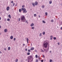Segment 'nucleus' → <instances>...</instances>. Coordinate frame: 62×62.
I'll return each instance as SVG.
<instances>
[{"label": "nucleus", "mask_w": 62, "mask_h": 62, "mask_svg": "<svg viewBox=\"0 0 62 62\" xmlns=\"http://www.w3.org/2000/svg\"><path fill=\"white\" fill-rule=\"evenodd\" d=\"M34 25V24L33 23H32L31 24V27H32V26H33Z\"/></svg>", "instance_id": "0eeeda50"}, {"label": "nucleus", "mask_w": 62, "mask_h": 62, "mask_svg": "<svg viewBox=\"0 0 62 62\" xmlns=\"http://www.w3.org/2000/svg\"><path fill=\"white\" fill-rule=\"evenodd\" d=\"M22 8H24V7H25V6H24V5H23V6H22Z\"/></svg>", "instance_id": "bb28decb"}, {"label": "nucleus", "mask_w": 62, "mask_h": 62, "mask_svg": "<svg viewBox=\"0 0 62 62\" xmlns=\"http://www.w3.org/2000/svg\"><path fill=\"white\" fill-rule=\"evenodd\" d=\"M15 39H16L15 38H14V41H15Z\"/></svg>", "instance_id": "a18cd8bd"}, {"label": "nucleus", "mask_w": 62, "mask_h": 62, "mask_svg": "<svg viewBox=\"0 0 62 62\" xmlns=\"http://www.w3.org/2000/svg\"><path fill=\"white\" fill-rule=\"evenodd\" d=\"M21 9H20L19 10V12H21Z\"/></svg>", "instance_id": "412c9836"}, {"label": "nucleus", "mask_w": 62, "mask_h": 62, "mask_svg": "<svg viewBox=\"0 0 62 62\" xmlns=\"http://www.w3.org/2000/svg\"><path fill=\"white\" fill-rule=\"evenodd\" d=\"M36 62H38V59L36 60Z\"/></svg>", "instance_id": "ea45409f"}, {"label": "nucleus", "mask_w": 62, "mask_h": 62, "mask_svg": "<svg viewBox=\"0 0 62 62\" xmlns=\"http://www.w3.org/2000/svg\"><path fill=\"white\" fill-rule=\"evenodd\" d=\"M44 7H45V6H44V5H43L42 6V8H44Z\"/></svg>", "instance_id": "2eb2a0df"}, {"label": "nucleus", "mask_w": 62, "mask_h": 62, "mask_svg": "<svg viewBox=\"0 0 62 62\" xmlns=\"http://www.w3.org/2000/svg\"><path fill=\"white\" fill-rule=\"evenodd\" d=\"M1 20V17H0V20Z\"/></svg>", "instance_id": "4d7b16f0"}, {"label": "nucleus", "mask_w": 62, "mask_h": 62, "mask_svg": "<svg viewBox=\"0 0 62 62\" xmlns=\"http://www.w3.org/2000/svg\"><path fill=\"white\" fill-rule=\"evenodd\" d=\"M21 19H20V18H19L18 19V21L19 22L20 21V20Z\"/></svg>", "instance_id": "2f4dec72"}, {"label": "nucleus", "mask_w": 62, "mask_h": 62, "mask_svg": "<svg viewBox=\"0 0 62 62\" xmlns=\"http://www.w3.org/2000/svg\"><path fill=\"white\" fill-rule=\"evenodd\" d=\"M8 17L9 18H11V16H10V15H9L8 16Z\"/></svg>", "instance_id": "4468645a"}, {"label": "nucleus", "mask_w": 62, "mask_h": 62, "mask_svg": "<svg viewBox=\"0 0 62 62\" xmlns=\"http://www.w3.org/2000/svg\"><path fill=\"white\" fill-rule=\"evenodd\" d=\"M0 54H2V52H1V51L0 52Z\"/></svg>", "instance_id": "6e6d98bb"}, {"label": "nucleus", "mask_w": 62, "mask_h": 62, "mask_svg": "<svg viewBox=\"0 0 62 62\" xmlns=\"http://www.w3.org/2000/svg\"><path fill=\"white\" fill-rule=\"evenodd\" d=\"M60 29L62 30V27L60 28Z\"/></svg>", "instance_id": "8fccbe9b"}, {"label": "nucleus", "mask_w": 62, "mask_h": 62, "mask_svg": "<svg viewBox=\"0 0 62 62\" xmlns=\"http://www.w3.org/2000/svg\"><path fill=\"white\" fill-rule=\"evenodd\" d=\"M36 14H34V17H36Z\"/></svg>", "instance_id": "72a5a7b5"}, {"label": "nucleus", "mask_w": 62, "mask_h": 62, "mask_svg": "<svg viewBox=\"0 0 62 62\" xmlns=\"http://www.w3.org/2000/svg\"><path fill=\"white\" fill-rule=\"evenodd\" d=\"M42 56L43 57H44V58H45V57H44V55H42Z\"/></svg>", "instance_id": "4c0bfd02"}, {"label": "nucleus", "mask_w": 62, "mask_h": 62, "mask_svg": "<svg viewBox=\"0 0 62 62\" xmlns=\"http://www.w3.org/2000/svg\"><path fill=\"white\" fill-rule=\"evenodd\" d=\"M50 38H53V36H51Z\"/></svg>", "instance_id": "c03bdc74"}, {"label": "nucleus", "mask_w": 62, "mask_h": 62, "mask_svg": "<svg viewBox=\"0 0 62 62\" xmlns=\"http://www.w3.org/2000/svg\"><path fill=\"white\" fill-rule=\"evenodd\" d=\"M43 49L44 50V51H45V52H47L48 51H49V46H48V48H47L46 49H45L44 48H43Z\"/></svg>", "instance_id": "20e7f679"}, {"label": "nucleus", "mask_w": 62, "mask_h": 62, "mask_svg": "<svg viewBox=\"0 0 62 62\" xmlns=\"http://www.w3.org/2000/svg\"><path fill=\"white\" fill-rule=\"evenodd\" d=\"M31 29H33V30H34V27H31Z\"/></svg>", "instance_id": "393cba45"}, {"label": "nucleus", "mask_w": 62, "mask_h": 62, "mask_svg": "<svg viewBox=\"0 0 62 62\" xmlns=\"http://www.w3.org/2000/svg\"><path fill=\"white\" fill-rule=\"evenodd\" d=\"M25 23H27V24H28V22H27V21H26Z\"/></svg>", "instance_id": "f704fd0d"}, {"label": "nucleus", "mask_w": 62, "mask_h": 62, "mask_svg": "<svg viewBox=\"0 0 62 62\" xmlns=\"http://www.w3.org/2000/svg\"><path fill=\"white\" fill-rule=\"evenodd\" d=\"M33 56L32 55L30 56L27 57V60L28 62H31L33 61Z\"/></svg>", "instance_id": "f257e3e1"}, {"label": "nucleus", "mask_w": 62, "mask_h": 62, "mask_svg": "<svg viewBox=\"0 0 62 62\" xmlns=\"http://www.w3.org/2000/svg\"><path fill=\"white\" fill-rule=\"evenodd\" d=\"M61 23L62 24V22H61Z\"/></svg>", "instance_id": "e2e57ef3"}, {"label": "nucleus", "mask_w": 62, "mask_h": 62, "mask_svg": "<svg viewBox=\"0 0 62 62\" xmlns=\"http://www.w3.org/2000/svg\"><path fill=\"white\" fill-rule=\"evenodd\" d=\"M51 22H54V20H51Z\"/></svg>", "instance_id": "473e14b6"}, {"label": "nucleus", "mask_w": 62, "mask_h": 62, "mask_svg": "<svg viewBox=\"0 0 62 62\" xmlns=\"http://www.w3.org/2000/svg\"><path fill=\"white\" fill-rule=\"evenodd\" d=\"M27 11V10H26V9L25 8L24 10H23V13H26Z\"/></svg>", "instance_id": "39448f33"}, {"label": "nucleus", "mask_w": 62, "mask_h": 62, "mask_svg": "<svg viewBox=\"0 0 62 62\" xmlns=\"http://www.w3.org/2000/svg\"><path fill=\"white\" fill-rule=\"evenodd\" d=\"M54 40H55V39H56V37H54Z\"/></svg>", "instance_id": "c756f323"}, {"label": "nucleus", "mask_w": 62, "mask_h": 62, "mask_svg": "<svg viewBox=\"0 0 62 62\" xmlns=\"http://www.w3.org/2000/svg\"><path fill=\"white\" fill-rule=\"evenodd\" d=\"M27 40L28 43V41H29V39L28 38H27Z\"/></svg>", "instance_id": "f8f14e48"}, {"label": "nucleus", "mask_w": 62, "mask_h": 62, "mask_svg": "<svg viewBox=\"0 0 62 62\" xmlns=\"http://www.w3.org/2000/svg\"><path fill=\"white\" fill-rule=\"evenodd\" d=\"M11 6H12V5H11Z\"/></svg>", "instance_id": "338daca9"}, {"label": "nucleus", "mask_w": 62, "mask_h": 62, "mask_svg": "<svg viewBox=\"0 0 62 62\" xmlns=\"http://www.w3.org/2000/svg\"><path fill=\"white\" fill-rule=\"evenodd\" d=\"M15 6L16 7V6H17V3H16Z\"/></svg>", "instance_id": "a19ab883"}, {"label": "nucleus", "mask_w": 62, "mask_h": 62, "mask_svg": "<svg viewBox=\"0 0 62 62\" xmlns=\"http://www.w3.org/2000/svg\"><path fill=\"white\" fill-rule=\"evenodd\" d=\"M41 35H42V34L41 33H40V35H39L40 37H41V36H42Z\"/></svg>", "instance_id": "7c9ffc66"}, {"label": "nucleus", "mask_w": 62, "mask_h": 62, "mask_svg": "<svg viewBox=\"0 0 62 62\" xmlns=\"http://www.w3.org/2000/svg\"><path fill=\"white\" fill-rule=\"evenodd\" d=\"M34 48L32 47L31 49L30 50H34Z\"/></svg>", "instance_id": "6ab92c4d"}, {"label": "nucleus", "mask_w": 62, "mask_h": 62, "mask_svg": "<svg viewBox=\"0 0 62 62\" xmlns=\"http://www.w3.org/2000/svg\"><path fill=\"white\" fill-rule=\"evenodd\" d=\"M25 51H27V49H25Z\"/></svg>", "instance_id": "09e8293b"}, {"label": "nucleus", "mask_w": 62, "mask_h": 62, "mask_svg": "<svg viewBox=\"0 0 62 62\" xmlns=\"http://www.w3.org/2000/svg\"><path fill=\"white\" fill-rule=\"evenodd\" d=\"M7 21H10V19H9L8 18L7 19Z\"/></svg>", "instance_id": "aec40b11"}, {"label": "nucleus", "mask_w": 62, "mask_h": 62, "mask_svg": "<svg viewBox=\"0 0 62 62\" xmlns=\"http://www.w3.org/2000/svg\"><path fill=\"white\" fill-rule=\"evenodd\" d=\"M13 36H11L10 37V38L11 39H13Z\"/></svg>", "instance_id": "9d476101"}, {"label": "nucleus", "mask_w": 62, "mask_h": 62, "mask_svg": "<svg viewBox=\"0 0 62 62\" xmlns=\"http://www.w3.org/2000/svg\"><path fill=\"white\" fill-rule=\"evenodd\" d=\"M13 6H14V5H15V3H13Z\"/></svg>", "instance_id": "e433bc0d"}, {"label": "nucleus", "mask_w": 62, "mask_h": 62, "mask_svg": "<svg viewBox=\"0 0 62 62\" xmlns=\"http://www.w3.org/2000/svg\"><path fill=\"white\" fill-rule=\"evenodd\" d=\"M28 52H30V49H28Z\"/></svg>", "instance_id": "58836bf2"}, {"label": "nucleus", "mask_w": 62, "mask_h": 62, "mask_svg": "<svg viewBox=\"0 0 62 62\" xmlns=\"http://www.w3.org/2000/svg\"><path fill=\"white\" fill-rule=\"evenodd\" d=\"M18 59H16V62H18Z\"/></svg>", "instance_id": "5701e85b"}, {"label": "nucleus", "mask_w": 62, "mask_h": 62, "mask_svg": "<svg viewBox=\"0 0 62 62\" xmlns=\"http://www.w3.org/2000/svg\"><path fill=\"white\" fill-rule=\"evenodd\" d=\"M1 28V26H0V28Z\"/></svg>", "instance_id": "052dcab7"}, {"label": "nucleus", "mask_w": 62, "mask_h": 62, "mask_svg": "<svg viewBox=\"0 0 62 62\" xmlns=\"http://www.w3.org/2000/svg\"><path fill=\"white\" fill-rule=\"evenodd\" d=\"M13 3V1H12L11 2V3Z\"/></svg>", "instance_id": "79ce46f5"}, {"label": "nucleus", "mask_w": 62, "mask_h": 62, "mask_svg": "<svg viewBox=\"0 0 62 62\" xmlns=\"http://www.w3.org/2000/svg\"><path fill=\"white\" fill-rule=\"evenodd\" d=\"M40 16H39V17L40 18Z\"/></svg>", "instance_id": "13d9d810"}, {"label": "nucleus", "mask_w": 62, "mask_h": 62, "mask_svg": "<svg viewBox=\"0 0 62 62\" xmlns=\"http://www.w3.org/2000/svg\"><path fill=\"white\" fill-rule=\"evenodd\" d=\"M4 50H5V51H6V48H5L4 49Z\"/></svg>", "instance_id": "37998d69"}, {"label": "nucleus", "mask_w": 62, "mask_h": 62, "mask_svg": "<svg viewBox=\"0 0 62 62\" xmlns=\"http://www.w3.org/2000/svg\"><path fill=\"white\" fill-rule=\"evenodd\" d=\"M39 56H38V59H39Z\"/></svg>", "instance_id": "5fc2aeb1"}, {"label": "nucleus", "mask_w": 62, "mask_h": 62, "mask_svg": "<svg viewBox=\"0 0 62 62\" xmlns=\"http://www.w3.org/2000/svg\"><path fill=\"white\" fill-rule=\"evenodd\" d=\"M21 19V21L23 22H24L25 21V18L24 16H21L20 17Z\"/></svg>", "instance_id": "f03ea898"}, {"label": "nucleus", "mask_w": 62, "mask_h": 62, "mask_svg": "<svg viewBox=\"0 0 62 62\" xmlns=\"http://www.w3.org/2000/svg\"><path fill=\"white\" fill-rule=\"evenodd\" d=\"M36 58H38V55H35Z\"/></svg>", "instance_id": "c85d7f7f"}, {"label": "nucleus", "mask_w": 62, "mask_h": 62, "mask_svg": "<svg viewBox=\"0 0 62 62\" xmlns=\"http://www.w3.org/2000/svg\"><path fill=\"white\" fill-rule=\"evenodd\" d=\"M49 4H51L52 3V0H50V1H49Z\"/></svg>", "instance_id": "1a4fd4ad"}, {"label": "nucleus", "mask_w": 62, "mask_h": 62, "mask_svg": "<svg viewBox=\"0 0 62 62\" xmlns=\"http://www.w3.org/2000/svg\"><path fill=\"white\" fill-rule=\"evenodd\" d=\"M39 60H40V58H39Z\"/></svg>", "instance_id": "680f3d73"}, {"label": "nucleus", "mask_w": 62, "mask_h": 62, "mask_svg": "<svg viewBox=\"0 0 62 62\" xmlns=\"http://www.w3.org/2000/svg\"><path fill=\"white\" fill-rule=\"evenodd\" d=\"M49 53H52V51H50L49 52Z\"/></svg>", "instance_id": "864d4df0"}, {"label": "nucleus", "mask_w": 62, "mask_h": 62, "mask_svg": "<svg viewBox=\"0 0 62 62\" xmlns=\"http://www.w3.org/2000/svg\"><path fill=\"white\" fill-rule=\"evenodd\" d=\"M43 34L44 35H45V31H43Z\"/></svg>", "instance_id": "a878e982"}, {"label": "nucleus", "mask_w": 62, "mask_h": 62, "mask_svg": "<svg viewBox=\"0 0 62 62\" xmlns=\"http://www.w3.org/2000/svg\"><path fill=\"white\" fill-rule=\"evenodd\" d=\"M45 14L46 15V16L47 15H48V14L47 13V12H46L45 13Z\"/></svg>", "instance_id": "b1692460"}, {"label": "nucleus", "mask_w": 62, "mask_h": 62, "mask_svg": "<svg viewBox=\"0 0 62 62\" xmlns=\"http://www.w3.org/2000/svg\"><path fill=\"white\" fill-rule=\"evenodd\" d=\"M23 46H24V45H25V44H23Z\"/></svg>", "instance_id": "de8ad7c7"}, {"label": "nucleus", "mask_w": 62, "mask_h": 62, "mask_svg": "<svg viewBox=\"0 0 62 62\" xmlns=\"http://www.w3.org/2000/svg\"><path fill=\"white\" fill-rule=\"evenodd\" d=\"M26 61H27V59H26Z\"/></svg>", "instance_id": "0e129e2a"}, {"label": "nucleus", "mask_w": 62, "mask_h": 62, "mask_svg": "<svg viewBox=\"0 0 62 62\" xmlns=\"http://www.w3.org/2000/svg\"><path fill=\"white\" fill-rule=\"evenodd\" d=\"M32 5H33V7H35V4H34V3H32Z\"/></svg>", "instance_id": "ddd939ff"}, {"label": "nucleus", "mask_w": 62, "mask_h": 62, "mask_svg": "<svg viewBox=\"0 0 62 62\" xmlns=\"http://www.w3.org/2000/svg\"><path fill=\"white\" fill-rule=\"evenodd\" d=\"M4 31L5 32H7V29H5V30H4Z\"/></svg>", "instance_id": "dca6fc26"}, {"label": "nucleus", "mask_w": 62, "mask_h": 62, "mask_svg": "<svg viewBox=\"0 0 62 62\" xmlns=\"http://www.w3.org/2000/svg\"><path fill=\"white\" fill-rule=\"evenodd\" d=\"M58 45H60V44H59V43H58Z\"/></svg>", "instance_id": "3c124183"}, {"label": "nucleus", "mask_w": 62, "mask_h": 62, "mask_svg": "<svg viewBox=\"0 0 62 62\" xmlns=\"http://www.w3.org/2000/svg\"><path fill=\"white\" fill-rule=\"evenodd\" d=\"M10 47H8V50L9 51V50H10Z\"/></svg>", "instance_id": "f3484780"}, {"label": "nucleus", "mask_w": 62, "mask_h": 62, "mask_svg": "<svg viewBox=\"0 0 62 62\" xmlns=\"http://www.w3.org/2000/svg\"><path fill=\"white\" fill-rule=\"evenodd\" d=\"M52 39L51 38V39H50V40H52Z\"/></svg>", "instance_id": "bf43d9fd"}, {"label": "nucleus", "mask_w": 62, "mask_h": 62, "mask_svg": "<svg viewBox=\"0 0 62 62\" xmlns=\"http://www.w3.org/2000/svg\"><path fill=\"white\" fill-rule=\"evenodd\" d=\"M41 62H43V60H41Z\"/></svg>", "instance_id": "c9c22d12"}, {"label": "nucleus", "mask_w": 62, "mask_h": 62, "mask_svg": "<svg viewBox=\"0 0 62 62\" xmlns=\"http://www.w3.org/2000/svg\"><path fill=\"white\" fill-rule=\"evenodd\" d=\"M35 51L36 52H37V50H35Z\"/></svg>", "instance_id": "603ef678"}, {"label": "nucleus", "mask_w": 62, "mask_h": 62, "mask_svg": "<svg viewBox=\"0 0 62 62\" xmlns=\"http://www.w3.org/2000/svg\"><path fill=\"white\" fill-rule=\"evenodd\" d=\"M49 46V44H48V46Z\"/></svg>", "instance_id": "69168bd1"}, {"label": "nucleus", "mask_w": 62, "mask_h": 62, "mask_svg": "<svg viewBox=\"0 0 62 62\" xmlns=\"http://www.w3.org/2000/svg\"><path fill=\"white\" fill-rule=\"evenodd\" d=\"M43 23H46V22L44 21L43 20Z\"/></svg>", "instance_id": "a211bd4d"}, {"label": "nucleus", "mask_w": 62, "mask_h": 62, "mask_svg": "<svg viewBox=\"0 0 62 62\" xmlns=\"http://www.w3.org/2000/svg\"><path fill=\"white\" fill-rule=\"evenodd\" d=\"M42 52H44V51H43L42 50Z\"/></svg>", "instance_id": "49530a36"}, {"label": "nucleus", "mask_w": 62, "mask_h": 62, "mask_svg": "<svg viewBox=\"0 0 62 62\" xmlns=\"http://www.w3.org/2000/svg\"><path fill=\"white\" fill-rule=\"evenodd\" d=\"M53 61V60H50V62H52Z\"/></svg>", "instance_id": "cd10ccee"}, {"label": "nucleus", "mask_w": 62, "mask_h": 62, "mask_svg": "<svg viewBox=\"0 0 62 62\" xmlns=\"http://www.w3.org/2000/svg\"><path fill=\"white\" fill-rule=\"evenodd\" d=\"M30 52H28L27 53V54L28 55H30Z\"/></svg>", "instance_id": "4be33fe9"}, {"label": "nucleus", "mask_w": 62, "mask_h": 62, "mask_svg": "<svg viewBox=\"0 0 62 62\" xmlns=\"http://www.w3.org/2000/svg\"><path fill=\"white\" fill-rule=\"evenodd\" d=\"M25 9V8H22L21 9V11H23H23Z\"/></svg>", "instance_id": "9b49d317"}, {"label": "nucleus", "mask_w": 62, "mask_h": 62, "mask_svg": "<svg viewBox=\"0 0 62 62\" xmlns=\"http://www.w3.org/2000/svg\"><path fill=\"white\" fill-rule=\"evenodd\" d=\"M9 9V7H8L7 8V10H8Z\"/></svg>", "instance_id": "6e6552de"}, {"label": "nucleus", "mask_w": 62, "mask_h": 62, "mask_svg": "<svg viewBox=\"0 0 62 62\" xmlns=\"http://www.w3.org/2000/svg\"><path fill=\"white\" fill-rule=\"evenodd\" d=\"M48 44V42H46V43H44V48H46L47 47Z\"/></svg>", "instance_id": "7ed1b4c3"}, {"label": "nucleus", "mask_w": 62, "mask_h": 62, "mask_svg": "<svg viewBox=\"0 0 62 62\" xmlns=\"http://www.w3.org/2000/svg\"><path fill=\"white\" fill-rule=\"evenodd\" d=\"M34 4L36 5V6H37V5L38 4V2L36 1L34 3Z\"/></svg>", "instance_id": "423d86ee"}]
</instances>
